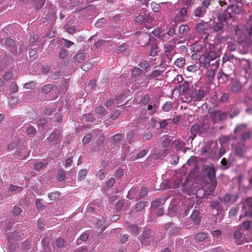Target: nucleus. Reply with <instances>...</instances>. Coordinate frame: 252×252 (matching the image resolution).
Here are the masks:
<instances>
[{
    "label": "nucleus",
    "instance_id": "30",
    "mask_svg": "<svg viewBox=\"0 0 252 252\" xmlns=\"http://www.w3.org/2000/svg\"><path fill=\"white\" fill-rule=\"evenodd\" d=\"M26 132L30 137H33L36 132V130L34 126H31L27 128Z\"/></svg>",
    "mask_w": 252,
    "mask_h": 252
},
{
    "label": "nucleus",
    "instance_id": "59",
    "mask_svg": "<svg viewBox=\"0 0 252 252\" xmlns=\"http://www.w3.org/2000/svg\"><path fill=\"white\" fill-rule=\"evenodd\" d=\"M175 147L177 150L182 149L185 145V143L181 141H177L176 142Z\"/></svg>",
    "mask_w": 252,
    "mask_h": 252
},
{
    "label": "nucleus",
    "instance_id": "52",
    "mask_svg": "<svg viewBox=\"0 0 252 252\" xmlns=\"http://www.w3.org/2000/svg\"><path fill=\"white\" fill-rule=\"evenodd\" d=\"M141 72V69L137 67H135L131 72V75L135 77L138 76Z\"/></svg>",
    "mask_w": 252,
    "mask_h": 252
},
{
    "label": "nucleus",
    "instance_id": "15",
    "mask_svg": "<svg viewBox=\"0 0 252 252\" xmlns=\"http://www.w3.org/2000/svg\"><path fill=\"white\" fill-rule=\"evenodd\" d=\"M237 0H219V5L217 6V10L219 12H221L224 5H227L231 2H236Z\"/></svg>",
    "mask_w": 252,
    "mask_h": 252
},
{
    "label": "nucleus",
    "instance_id": "23",
    "mask_svg": "<svg viewBox=\"0 0 252 252\" xmlns=\"http://www.w3.org/2000/svg\"><path fill=\"white\" fill-rule=\"evenodd\" d=\"M238 198V196L236 195H231L227 193L223 197V201L224 202H233Z\"/></svg>",
    "mask_w": 252,
    "mask_h": 252
},
{
    "label": "nucleus",
    "instance_id": "9",
    "mask_svg": "<svg viewBox=\"0 0 252 252\" xmlns=\"http://www.w3.org/2000/svg\"><path fill=\"white\" fill-rule=\"evenodd\" d=\"M213 115V120L215 123L225 120L227 118L226 113L222 112L220 110L214 111Z\"/></svg>",
    "mask_w": 252,
    "mask_h": 252
},
{
    "label": "nucleus",
    "instance_id": "19",
    "mask_svg": "<svg viewBox=\"0 0 252 252\" xmlns=\"http://www.w3.org/2000/svg\"><path fill=\"white\" fill-rule=\"evenodd\" d=\"M217 78L219 83L224 84L228 80V75L220 71L217 75Z\"/></svg>",
    "mask_w": 252,
    "mask_h": 252
},
{
    "label": "nucleus",
    "instance_id": "63",
    "mask_svg": "<svg viewBox=\"0 0 252 252\" xmlns=\"http://www.w3.org/2000/svg\"><path fill=\"white\" fill-rule=\"evenodd\" d=\"M18 146L17 142L15 141L11 142L8 146V150L9 151H12L16 149Z\"/></svg>",
    "mask_w": 252,
    "mask_h": 252
},
{
    "label": "nucleus",
    "instance_id": "28",
    "mask_svg": "<svg viewBox=\"0 0 252 252\" xmlns=\"http://www.w3.org/2000/svg\"><path fill=\"white\" fill-rule=\"evenodd\" d=\"M88 172V170L87 169H82L80 170L78 174V180L79 181L83 180L85 178Z\"/></svg>",
    "mask_w": 252,
    "mask_h": 252
},
{
    "label": "nucleus",
    "instance_id": "47",
    "mask_svg": "<svg viewBox=\"0 0 252 252\" xmlns=\"http://www.w3.org/2000/svg\"><path fill=\"white\" fill-rule=\"evenodd\" d=\"M129 229L131 233L134 235L138 232L139 227L136 225L132 224L129 226Z\"/></svg>",
    "mask_w": 252,
    "mask_h": 252
},
{
    "label": "nucleus",
    "instance_id": "27",
    "mask_svg": "<svg viewBox=\"0 0 252 252\" xmlns=\"http://www.w3.org/2000/svg\"><path fill=\"white\" fill-rule=\"evenodd\" d=\"M95 112L96 114L100 115L101 116H104L107 114V111L106 110L105 108L101 105L97 106L95 109Z\"/></svg>",
    "mask_w": 252,
    "mask_h": 252
},
{
    "label": "nucleus",
    "instance_id": "37",
    "mask_svg": "<svg viewBox=\"0 0 252 252\" xmlns=\"http://www.w3.org/2000/svg\"><path fill=\"white\" fill-rule=\"evenodd\" d=\"M210 205L212 209L216 210L218 212L221 209V206L217 201H214L212 202Z\"/></svg>",
    "mask_w": 252,
    "mask_h": 252
},
{
    "label": "nucleus",
    "instance_id": "31",
    "mask_svg": "<svg viewBox=\"0 0 252 252\" xmlns=\"http://www.w3.org/2000/svg\"><path fill=\"white\" fill-rule=\"evenodd\" d=\"M65 176V172L63 169H60L58 171L57 175V179L58 181L61 182L63 181Z\"/></svg>",
    "mask_w": 252,
    "mask_h": 252
},
{
    "label": "nucleus",
    "instance_id": "46",
    "mask_svg": "<svg viewBox=\"0 0 252 252\" xmlns=\"http://www.w3.org/2000/svg\"><path fill=\"white\" fill-rule=\"evenodd\" d=\"M46 164H45L41 161H38L34 163V168L36 170H39L42 168L44 167H46Z\"/></svg>",
    "mask_w": 252,
    "mask_h": 252
},
{
    "label": "nucleus",
    "instance_id": "38",
    "mask_svg": "<svg viewBox=\"0 0 252 252\" xmlns=\"http://www.w3.org/2000/svg\"><path fill=\"white\" fill-rule=\"evenodd\" d=\"M106 176V172L105 169H100L96 173V176L100 180L103 179Z\"/></svg>",
    "mask_w": 252,
    "mask_h": 252
},
{
    "label": "nucleus",
    "instance_id": "11",
    "mask_svg": "<svg viewBox=\"0 0 252 252\" xmlns=\"http://www.w3.org/2000/svg\"><path fill=\"white\" fill-rule=\"evenodd\" d=\"M247 150L246 146L244 143H238L235 147L236 155L240 158H243Z\"/></svg>",
    "mask_w": 252,
    "mask_h": 252
},
{
    "label": "nucleus",
    "instance_id": "44",
    "mask_svg": "<svg viewBox=\"0 0 252 252\" xmlns=\"http://www.w3.org/2000/svg\"><path fill=\"white\" fill-rule=\"evenodd\" d=\"M199 69V66L196 64L190 65L187 67V70L191 72H195Z\"/></svg>",
    "mask_w": 252,
    "mask_h": 252
},
{
    "label": "nucleus",
    "instance_id": "57",
    "mask_svg": "<svg viewBox=\"0 0 252 252\" xmlns=\"http://www.w3.org/2000/svg\"><path fill=\"white\" fill-rule=\"evenodd\" d=\"M251 136V132L249 131H245L242 134V139L243 140H247L250 138Z\"/></svg>",
    "mask_w": 252,
    "mask_h": 252
},
{
    "label": "nucleus",
    "instance_id": "2",
    "mask_svg": "<svg viewBox=\"0 0 252 252\" xmlns=\"http://www.w3.org/2000/svg\"><path fill=\"white\" fill-rule=\"evenodd\" d=\"M239 0L231 2L229 5H224L221 12H219L218 18L220 20H226L227 23L232 24L235 22V18L233 14H240L242 13V6L239 3Z\"/></svg>",
    "mask_w": 252,
    "mask_h": 252
},
{
    "label": "nucleus",
    "instance_id": "21",
    "mask_svg": "<svg viewBox=\"0 0 252 252\" xmlns=\"http://www.w3.org/2000/svg\"><path fill=\"white\" fill-rule=\"evenodd\" d=\"M148 204L147 201H141L137 202L135 206V210L136 212H139L143 210Z\"/></svg>",
    "mask_w": 252,
    "mask_h": 252
},
{
    "label": "nucleus",
    "instance_id": "29",
    "mask_svg": "<svg viewBox=\"0 0 252 252\" xmlns=\"http://www.w3.org/2000/svg\"><path fill=\"white\" fill-rule=\"evenodd\" d=\"M53 89V86L48 84L44 85L42 88V92L44 94H47L50 93Z\"/></svg>",
    "mask_w": 252,
    "mask_h": 252
},
{
    "label": "nucleus",
    "instance_id": "49",
    "mask_svg": "<svg viewBox=\"0 0 252 252\" xmlns=\"http://www.w3.org/2000/svg\"><path fill=\"white\" fill-rule=\"evenodd\" d=\"M120 114L121 112L119 110H115L111 114L110 118L112 120H115L119 118Z\"/></svg>",
    "mask_w": 252,
    "mask_h": 252
},
{
    "label": "nucleus",
    "instance_id": "16",
    "mask_svg": "<svg viewBox=\"0 0 252 252\" xmlns=\"http://www.w3.org/2000/svg\"><path fill=\"white\" fill-rule=\"evenodd\" d=\"M159 104V101L158 100L151 101L150 104L148 106L147 109L151 110V113L154 114L156 112L157 109L158 108Z\"/></svg>",
    "mask_w": 252,
    "mask_h": 252
},
{
    "label": "nucleus",
    "instance_id": "42",
    "mask_svg": "<svg viewBox=\"0 0 252 252\" xmlns=\"http://www.w3.org/2000/svg\"><path fill=\"white\" fill-rule=\"evenodd\" d=\"M172 107L171 102L167 101L162 107V109L165 112H168L171 110Z\"/></svg>",
    "mask_w": 252,
    "mask_h": 252
},
{
    "label": "nucleus",
    "instance_id": "33",
    "mask_svg": "<svg viewBox=\"0 0 252 252\" xmlns=\"http://www.w3.org/2000/svg\"><path fill=\"white\" fill-rule=\"evenodd\" d=\"M45 3V0H34V5L36 9H39L42 8Z\"/></svg>",
    "mask_w": 252,
    "mask_h": 252
},
{
    "label": "nucleus",
    "instance_id": "53",
    "mask_svg": "<svg viewBox=\"0 0 252 252\" xmlns=\"http://www.w3.org/2000/svg\"><path fill=\"white\" fill-rule=\"evenodd\" d=\"M229 98V95L228 93H224L219 99L220 102H224L228 100Z\"/></svg>",
    "mask_w": 252,
    "mask_h": 252
},
{
    "label": "nucleus",
    "instance_id": "10",
    "mask_svg": "<svg viewBox=\"0 0 252 252\" xmlns=\"http://www.w3.org/2000/svg\"><path fill=\"white\" fill-rule=\"evenodd\" d=\"M164 229L170 235H175L178 234L180 231V228L175 226L172 223H168L165 224Z\"/></svg>",
    "mask_w": 252,
    "mask_h": 252
},
{
    "label": "nucleus",
    "instance_id": "41",
    "mask_svg": "<svg viewBox=\"0 0 252 252\" xmlns=\"http://www.w3.org/2000/svg\"><path fill=\"white\" fill-rule=\"evenodd\" d=\"M36 84V83L32 81L25 83L24 85V88L26 89H34L35 87Z\"/></svg>",
    "mask_w": 252,
    "mask_h": 252
},
{
    "label": "nucleus",
    "instance_id": "56",
    "mask_svg": "<svg viewBox=\"0 0 252 252\" xmlns=\"http://www.w3.org/2000/svg\"><path fill=\"white\" fill-rule=\"evenodd\" d=\"M147 153L148 152L146 150H142V151H140L138 153L136 154L135 158L138 159L142 158L147 154Z\"/></svg>",
    "mask_w": 252,
    "mask_h": 252
},
{
    "label": "nucleus",
    "instance_id": "26",
    "mask_svg": "<svg viewBox=\"0 0 252 252\" xmlns=\"http://www.w3.org/2000/svg\"><path fill=\"white\" fill-rule=\"evenodd\" d=\"M162 70H155L153 71L150 74H149L147 78L149 79H154L155 78L159 76L163 73Z\"/></svg>",
    "mask_w": 252,
    "mask_h": 252
},
{
    "label": "nucleus",
    "instance_id": "43",
    "mask_svg": "<svg viewBox=\"0 0 252 252\" xmlns=\"http://www.w3.org/2000/svg\"><path fill=\"white\" fill-rule=\"evenodd\" d=\"M158 53V47L156 45L153 44L152 45L151 47V51L150 53V56H155L157 55Z\"/></svg>",
    "mask_w": 252,
    "mask_h": 252
},
{
    "label": "nucleus",
    "instance_id": "24",
    "mask_svg": "<svg viewBox=\"0 0 252 252\" xmlns=\"http://www.w3.org/2000/svg\"><path fill=\"white\" fill-rule=\"evenodd\" d=\"M208 237V234L204 232H200L195 235L194 238L198 242H202Z\"/></svg>",
    "mask_w": 252,
    "mask_h": 252
},
{
    "label": "nucleus",
    "instance_id": "13",
    "mask_svg": "<svg viewBox=\"0 0 252 252\" xmlns=\"http://www.w3.org/2000/svg\"><path fill=\"white\" fill-rule=\"evenodd\" d=\"M190 218L194 225H198L200 223L201 217L199 215L198 210H194L191 214Z\"/></svg>",
    "mask_w": 252,
    "mask_h": 252
},
{
    "label": "nucleus",
    "instance_id": "62",
    "mask_svg": "<svg viewBox=\"0 0 252 252\" xmlns=\"http://www.w3.org/2000/svg\"><path fill=\"white\" fill-rule=\"evenodd\" d=\"M92 68V63H84L81 67V68L85 71H88Z\"/></svg>",
    "mask_w": 252,
    "mask_h": 252
},
{
    "label": "nucleus",
    "instance_id": "14",
    "mask_svg": "<svg viewBox=\"0 0 252 252\" xmlns=\"http://www.w3.org/2000/svg\"><path fill=\"white\" fill-rule=\"evenodd\" d=\"M243 208L247 210V215L251 216L252 215V198H249L245 201Z\"/></svg>",
    "mask_w": 252,
    "mask_h": 252
},
{
    "label": "nucleus",
    "instance_id": "4",
    "mask_svg": "<svg viewBox=\"0 0 252 252\" xmlns=\"http://www.w3.org/2000/svg\"><path fill=\"white\" fill-rule=\"evenodd\" d=\"M210 28V25L208 23L201 22L196 25V30L200 34L205 35L204 40H206L209 35Z\"/></svg>",
    "mask_w": 252,
    "mask_h": 252
},
{
    "label": "nucleus",
    "instance_id": "55",
    "mask_svg": "<svg viewBox=\"0 0 252 252\" xmlns=\"http://www.w3.org/2000/svg\"><path fill=\"white\" fill-rule=\"evenodd\" d=\"M139 66L141 68L144 69L146 71V69L150 66V64L148 61H143L139 64Z\"/></svg>",
    "mask_w": 252,
    "mask_h": 252
},
{
    "label": "nucleus",
    "instance_id": "3",
    "mask_svg": "<svg viewBox=\"0 0 252 252\" xmlns=\"http://www.w3.org/2000/svg\"><path fill=\"white\" fill-rule=\"evenodd\" d=\"M207 177L209 180L210 192H214L217 185V180L216 177V170L213 166H207L206 168Z\"/></svg>",
    "mask_w": 252,
    "mask_h": 252
},
{
    "label": "nucleus",
    "instance_id": "39",
    "mask_svg": "<svg viewBox=\"0 0 252 252\" xmlns=\"http://www.w3.org/2000/svg\"><path fill=\"white\" fill-rule=\"evenodd\" d=\"M172 141V139H171L169 137H165L162 141V147L165 148L169 147Z\"/></svg>",
    "mask_w": 252,
    "mask_h": 252
},
{
    "label": "nucleus",
    "instance_id": "40",
    "mask_svg": "<svg viewBox=\"0 0 252 252\" xmlns=\"http://www.w3.org/2000/svg\"><path fill=\"white\" fill-rule=\"evenodd\" d=\"M18 98L16 96H12L9 98V105L11 107H13L18 103Z\"/></svg>",
    "mask_w": 252,
    "mask_h": 252
},
{
    "label": "nucleus",
    "instance_id": "58",
    "mask_svg": "<svg viewBox=\"0 0 252 252\" xmlns=\"http://www.w3.org/2000/svg\"><path fill=\"white\" fill-rule=\"evenodd\" d=\"M150 100V97L148 94L143 95L141 98V102L144 104H147Z\"/></svg>",
    "mask_w": 252,
    "mask_h": 252
},
{
    "label": "nucleus",
    "instance_id": "60",
    "mask_svg": "<svg viewBox=\"0 0 252 252\" xmlns=\"http://www.w3.org/2000/svg\"><path fill=\"white\" fill-rule=\"evenodd\" d=\"M113 140L117 142H120L123 139V136L122 134L117 133L113 136Z\"/></svg>",
    "mask_w": 252,
    "mask_h": 252
},
{
    "label": "nucleus",
    "instance_id": "32",
    "mask_svg": "<svg viewBox=\"0 0 252 252\" xmlns=\"http://www.w3.org/2000/svg\"><path fill=\"white\" fill-rule=\"evenodd\" d=\"M61 194L59 191H54L48 194V197L51 200H55L59 198Z\"/></svg>",
    "mask_w": 252,
    "mask_h": 252
},
{
    "label": "nucleus",
    "instance_id": "8",
    "mask_svg": "<svg viewBox=\"0 0 252 252\" xmlns=\"http://www.w3.org/2000/svg\"><path fill=\"white\" fill-rule=\"evenodd\" d=\"M217 17H218V16ZM218 22H215L213 24V28L214 32H220V33L223 32V22L225 23L228 27L232 25V24L227 23L226 20H220L219 18H218Z\"/></svg>",
    "mask_w": 252,
    "mask_h": 252
},
{
    "label": "nucleus",
    "instance_id": "48",
    "mask_svg": "<svg viewBox=\"0 0 252 252\" xmlns=\"http://www.w3.org/2000/svg\"><path fill=\"white\" fill-rule=\"evenodd\" d=\"M68 55V51L65 49H63L60 50L59 57L60 59H63L65 58Z\"/></svg>",
    "mask_w": 252,
    "mask_h": 252
},
{
    "label": "nucleus",
    "instance_id": "22",
    "mask_svg": "<svg viewBox=\"0 0 252 252\" xmlns=\"http://www.w3.org/2000/svg\"><path fill=\"white\" fill-rule=\"evenodd\" d=\"M199 130V126L197 125H193L190 130L191 133L190 138L194 139L196 136L197 134L198 133Z\"/></svg>",
    "mask_w": 252,
    "mask_h": 252
},
{
    "label": "nucleus",
    "instance_id": "35",
    "mask_svg": "<svg viewBox=\"0 0 252 252\" xmlns=\"http://www.w3.org/2000/svg\"><path fill=\"white\" fill-rule=\"evenodd\" d=\"M189 28L187 25H182L179 28V32L181 34H185L189 31Z\"/></svg>",
    "mask_w": 252,
    "mask_h": 252
},
{
    "label": "nucleus",
    "instance_id": "45",
    "mask_svg": "<svg viewBox=\"0 0 252 252\" xmlns=\"http://www.w3.org/2000/svg\"><path fill=\"white\" fill-rule=\"evenodd\" d=\"M92 136L91 133L86 134L83 138L82 143L84 145L88 144L91 141Z\"/></svg>",
    "mask_w": 252,
    "mask_h": 252
},
{
    "label": "nucleus",
    "instance_id": "7",
    "mask_svg": "<svg viewBox=\"0 0 252 252\" xmlns=\"http://www.w3.org/2000/svg\"><path fill=\"white\" fill-rule=\"evenodd\" d=\"M138 191V189L136 188L131 189L128 192L129 195H133V198H135L136 199H140L143 197H145L149 190L147 188L143 187L141 188V190L138 193V195L136 194V192Z\"/></svg>",
    "mask_w": 252,
    "mask_h": 252
},
{
    "label": "nucleus",
    "instance_id": "51",
    "mask_svg": "<svg viewBox=\"0 0 252 252\" xmlns=\"http://www.w3.org/2000/svg\"><path fill=\"white\" fill-rule=\"evenodd\" d=\"M29 55L31 60H34L36 58L37 51L35 49H32L29 51Z\"/></svg>",
    "mask_w": 252,
    "mask_h": 252
},
{
    "label": "nucleus",
    "instance_id": "36",
    "mask_svg": "<svg viewBox=\"0 0 252 252\" xmlns=\"http://www.w3.org/2000/svg\"><path fill=\"white\" fill-rule=\"evenodd\" d=\"M75 61H76L78 63H81L82 61L85 60V56L84 53H80L77 54L74 57Z\"/></svg>",
    "mask_w": 252,
    "mask_h": 252
},
{
    "label": "nucleus",
    "instance_id": "61",
    "mask_svg": "<svg viewBox=\"0 0 252 252\" xmlns=\"http://www.w3.org/2000/svg\"><path fill=\"white\" fill-rule=\"evenodd\" d=\"M152 136V134L150 131H148L143 133L142 135V138L144 140H149Z\"/></svg>",
    "mask_w": 252,
    "mask_h": 252
},
{
    "label": "nucleus",
    "instance_id": "18",
    "mask_svg": "<svg viewBox=\"0 0 252 252\" xmlns=\"http://www.w3.org/2000/svg\"><path fill=\"white\" fill-rule=\"evenodd\" d=\"M165 202V200L164 198H157L152 202L151 207L155 209L161 207Z\"/></svg>",
    "mask_w": 252,
    "mask_h": 252
},
{
    "label": "nucleus",
    "instance_id": "6",
    "mask_svg": "<svg viewBox=\"0 0 252 252\" xmlns=\"http://www.w3.org/2000/svg\"><path fill=\"white\" fill-rule=\"evenodd\" d=\"M154 240L153 235L151 231L149 229H145L139 237V240L141 244L147 245L150 244Z\"/></svg>",
    "mask_w": 252,
    "mask_h": 252
},
{
    "label": "nucleus",
    "instance_id": "34",
    "mask_svg": "<svg viewBox=\"0 0 252 252\" xmlns=\"http://www.w3.org/2000/svg\"><path fill=\"white\" fill-rule=\"evenodd\" d=\"M186 60L184 58H180L176 59V60L174 62V64L179 67H182L184 64L185 63Z\"/></svg>",
    "mask_w": 252,
    "mask_h": 252
},
{
    "label": "nucleus",
    "instance_id": "17",
    "mask_svg": "<svg viewBox=\"0 0 252 252\" xmlns=\"http://www.w3.org/2000/svg\"><path fill=\"white\" fill-rule=\"evenodd\" d=\"M205 96V92L202 89H199L195 91L194 95L193 97V99L194 101H200Z\"/></svg>",
    "mask_w": 252,
    "mask_h": 252
},
{
    "label": "nucleus",
    "instance_id": "54",
    "mask_svg": "<svg viewBox=\"0 0 252 252\" xmlns=\"http://www.w3.org/2000/svg\"><path fill=\"white\" fill-rule=\"evenodd\" d=\"M221 166L224 169L228 168L230 166V163H229L225 158H223L221 161Z\"/></svg>",
    "mask_w": 252,
    "mask_h": 252
},
{
    "label": "nucleus",
    "instance_id": "20",
    "mask_svg": "<svg viewBox=\"0 0 252 252\" xmlns=\"http://www.w3.org/2000/svg\"><path fill=\"white\" fill-rule=\"evenodd\" d=\"M206 9L203 6H199L197 7L194 11L195 16L200 17H202L206 13Z\"/></svg>",
    "mask_w": 252,
    "mask_h": 252
},
{
    "label": "nucleus",
    "instance_id": "50",
    "mask_svg": "<svg viewBox=\"0 0 252 252\" xmlns=\"http://www.w3.org/2000/svg\"><path fill=\"white\" fill-rule=\"evenodd\" d=\"M106 21V19L104 18H100L95 22V26L98 28L102 27Z\"/></svg>",
    "mask_w": 252,
    "mask_h": 252
},
{
    "label": "nucleus",
    "instance_id": "5",
    "mask_svg": "<svg viewBox=\"0 0 252 252\" xmlns=\"http://www.w3.org/2000/svg\"><path fill=\"white\" fill-rule=\"evenodd\" d=\"M176 40L173 39L166 42L163 45L164 52L165 55L170 60L172 57V55L174 53V50L175 48Z\"/></svg>",
    "mask_w": 252,
    "mask_h": 252
},
{
    "label": "nucleus",
    "instance_id": "12",
    "mask_svg": "<svg viewBox=\"0 0 252 252\" xmlns=\"http://www.w3.org/2000/svg\"><path fill=\"white\" fill-rule=\"evenodd\" d=\"M230 85V90L233 93L239 92L242 88V84L236 79L232 80Z\"/></svg>",
    "mask_w": 252,
    "mask_h": 252
},
{
    "label": "nucleus",
    "instance_id": "1",
    "mask_svg": "<svg viewBox=\"0 0 252 252\" xmlns=\"http://www.w3.org/2000/svg\"><path fill=\"white\" fill-rule=\"evenodd\" d=\"M205 51L199 55L200 65L207 69L206 76L210 80H213L215 71L219 67V60L215 61L220 55V48L218 44L206 43Z\"/></svg>",
    "mask_w": 252,
    "mask_h": 252
},
{
    "label": "nucleus",
    "instance_id": "64",
    "mask_svg": "<svg viewBox=\"0 0 252 252\" xmlns=\"http://www.w3.org/2000/svg\"><path fill=\"white\" fill-rule=\"evenodd\" d=\"M18 89V87L16 82H12L10 86V90L12 93L16 92Z\"/></svg>",
    "mask_w": 252,
    "mask_h": 252
},
{
    "label": "nucleus",
    "instance_id": "25",
    "mask_svg": "<svg viewBox=\"0 0 252 252\" xmlns=\"http://www.w3.org/2000/svg\"><path fill=\"white\" fill-rule=\"evenodd\" d=\"M247 125L246 124H240L236 126L234 130L236 134L243 133L246 131Z\"/></svg>",
    "mask_w": 252,
    "mask_h": 252
}]
</instances>
